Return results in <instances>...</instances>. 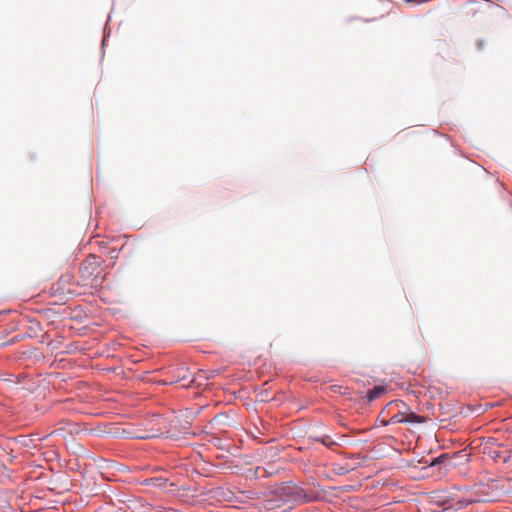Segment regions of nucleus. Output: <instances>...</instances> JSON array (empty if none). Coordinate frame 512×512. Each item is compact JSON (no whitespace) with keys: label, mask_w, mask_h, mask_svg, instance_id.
I'll use <instances>...</instances> for the list:
<instances>
[{"label":"nucleus","mask_w":512,"mask_h":512,"mask_svg":"<svg viewBox=\"0 0 512 512\" xmlns=\"http://www.w3.org/2000/svg\"><path fill=\"white\" fill-rule=\"evenodd\" d=\"M100 274V262L95 255H89L79 267L80 280L78 286L94 287L98 285V276Z\"/></svg>","instance_id":"f257e3e1"},{"label":"nucleus","mask_w":512,"mask_h":512,"mask_svg":"<svg viewBox=\"0 0 512 512\" xmlns=\"http://www.w3.org/2000/svg\"><path fill=\"white\" fill-rule=\"evenodd\" d=\"M77 283L74 281L73 275L63 274L56 283L50 288L51 295L59 296L60 300H66L69 296L78 294L76 289Z\"/></svg>","instance_id":"f03ea898"},{"label":"nucleus","mask_w":512,"mask_h":512,"mask_svg":"<svg viewBox=\"0 0 512 512\" xmlns=\"http://www.w3.org/2000/svg\"><path fill=\"white\" fill-rule=\"evenodd\" d=\"M190 426V422L183 413L172 415V417L168 419V426L166 430L162 432V435L165 434L166 438L178 439L181 435L188 432Z\"/></svg>","instance_id":"7ed1b4c3"},{"label":"nucleus","mask_w":512,"mask_h":512,"mask_svg":"<svg viewBox=\"0 0 512 512\" xmlns=\"http://www.w3.org/2000/svg\"><path fill=\"white\" fill-rule=\"evenodd\" d=\"M425 419L422 416L415 414L414 412H406L399 410L393 415L388 421H383V425H389L394 423H423Z\"/></svg>","instance_id":"20e7f679"},{"label":"nucleus","mask_w":512,"mask_h":512,"mask_svg":"<svg viewBox=\"0 0 512 512\" xmlns=\"http://www.w3.org/2000/svg\"><path fill=\"white\" fill-rule=\"evenodd\" d=\"M172 374L171 377H167L162 380V385L164 384H173L178 383L180 381H184L188 378V369L185 366H179L175 371H172L170 368L166 371V375Z\"/></svg>","instance_id":"39448f33"},{"label":"nucleus","mask_w":512,"mask_h":512,"mask_svg":"<svg viewBox=\"0 0 512 512\" xmlns=\"http://www.w3.org/2000/svg\"><path fill=\"white\" fill-rule=\"evenodd\" d=\"M285 490L292 494L295 500L305 498L304 501H310V499L305 497L303 489L296 485H288L285 487Z\"/></svg>","instance_id":"423d86ee"},{"label":"nucleus","mask_w":512,"mask_h":512,"mask_svg":"<svg viewBox=\"0 0 512 512\" xmlns=\"http://www.w3.org/2000/svg\"><path fill=\"white\" fill-rule=\"evenodd\" d=\"M386 388L384 386H375L373 389L367 392V399L369 402L376 400L379 398L384 392Z\"/></svg>","instance_id":"0eeeda50"},{"label":"nucleus","mask_w":512,"mask_h":512,"mask_svg":"<svg viewBox=\"0 0 512 512\" xmlns=\"http://www.w3.org/2000/svg\"><path fill=\"white\" fill-rule=\"evenodd\" d=\"M387 408L390 410L395 408L398 411L402 410V411H406V412H411L410 409L407 407V405L401 400H393V401L389 402L387 404Z\"/></svg>","instance_id":"6e6552de"},{"label":"nucleus","mask_w":512,"mask_h":512,"mask_svg":"<svg viewBox=\"0 0 512 512\" xmlns=\"http://www.w3.org/2000/svg\"><path fill=\"white\" fill-rule=\"evenodd\" d=\"M485 501H486V499H483L480 497H467V498H464L463 500L459 501V504H460V508H463L472 503L485 502Z\"/></svg>","instance_id":"1a4fd4ad"},{"label":"nucleus","mask_w":512,"mask_h":512,"mask_svg":"<svg viewBox=\"0 0 512 512\" xmlns=\"http://www.w3.org/2000/svg\"><path fill=\"white\" fill-rule=\"evenodd\" d=\"M161 485H162V490H165L166 492H173L174 490L172 489V487L175 486L176 483L171 482V483H169V487H168V479H164L162 477Z\"/></svg>","instance_id":"9d476101"},{"label":"nucleus","mask_w":512,"mask_h":512,"mask_svg":"<svg viewBox=\"0 0 512 512\" xmlns=\"http://www.w3.org/2000/svg\"><path fill=\"white\" fill-rule=\"evenodd\" d=\"M321 442L326 445V446H331L333 444H335V442L333 440L330 439V437L328 436H325L321 439Z\"/></svg>","instance_id":"9b49d317"},{"label":"nucleus","mask_w":512,"mask_h":512,"mask_svg":"<svg viewBox=\"0 0 512 512\" xmlns=\"http://www.w3.org/2000/svg\"><path fill=\"white\" fill-rule=\"evenodd\" d=\"M448 456L446 454H443L439 457H437L433 462L432 465H435L436 463H442L445 459H447Z\"/></svg>","instance_id":"f8f14e48"}]
</instances>
